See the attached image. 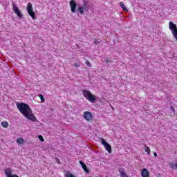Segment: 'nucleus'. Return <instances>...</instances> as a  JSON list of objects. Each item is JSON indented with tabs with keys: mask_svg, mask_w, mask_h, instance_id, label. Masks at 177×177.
<instances>
[{
	"mask_svg": "<svg viewBox=\"0 0 177 177\" xmlns=\"http://www.w3.org/2000/svg\"><path fill=\"white\" fill-rule=\"evenodd\" d=\"M17 109L25 117L29 113L31 112V108H30V105L26 104L24 102H17Z\"/></svg>",
	"mask_w": 177,
	"mask_h": 177,
	"instance_id": "obj_1",
	"label": "nucleus"
},
{
	"mask_svg": "<svg viewBox=\"0 0 177 177\" xmlns=\"http://www.w3.org/2000/svg\"><path fill=\"white\" fill-rule=\"evenodd\" d=\"M83 96H84V97L88 100V102H91V103H95V102L97 100L96 97L88 90L83 91Z\"/></svg>",
	"mask_w": 177,
	"mask_h": 177,
	"instance_id": "obj_2",
	"label": "nucleus"
},
{
	"mask_svg": "<svg viewBox=\"0 0 177 177\" xmlns=\"http://www.w3.org/2000/svg\"><path fill=\"white\" fill-rule=\"evenodd\" d=\"M89 10V6L88 5V1L86 0H83V6H80L77 8V12L80 15H84V12H88Z\"/></svg>",
	"mask_w": 177,
	"mask_h": 177,
	"instance_id": "obj_3",
	"label": "nucleus"
},
{
	"mask_svg": "<svg viewBox=\"0 0 177 177\" xmlns=\"http://www.w3.org/2000/svg\"><path fill=\"white\" fill-rule=\"evenodd\" d=\"M99 140H101V143L102 145H104V147L106 150H107L108 153H111V145L109 144L106 141L104 140V138L100 137Z\"/></svg>",
	"mask_w": 177,
	"mask_h": 177,
	"instance_id": "obj_4",
	"label": "nucleus"
},
{
	"mask_svg": "<svg viewBox=\"0 0 177 177\" xmlns=\"http://www.w3.org/2000/svg\"><path fill=\"white\" fill-rule=\"evenodd\" d=\"M27 12H28L29 16H30V17H32V19H36L35 18V12L32 10V4L31 3H28Z\"/></svg>",
	"mask_w": 177,
	"mask_h": 177,
	"instance_id": "obj_5",
	"label": "nucleus"
},
{
	"mask_svg": "<svg viewBox=\"0 0 177 177\" xmlns=\"http://www.w3.org/2000/svg\"><path fill=\"white\" fill-rule=\"evenodd\" d=\"M12 10L14 13L17 15V16L19 17V19H23V14H21V12L20 11V9L17 8V6L16 3H12Z\"/></svg>",
	"mask_w": 177,
	"mask_h": 177,
	"instance_id": "obj_6",
	"label": "nucleus"
},
{
	"mask_svg": "<svg viewBox=\"0 0 177 177\" xmlns=\"http://www.w3.org/2000/svg\"><path fill=\"white\" fill-rule=\"evenodd\" d=\"M83 117L86 121H93V114L92 112L85 111L83 114Z\"/></svg>",
	"mask_w": 177,
	"mask_h": 177,
	"instance_id": "obj_7",
	"label": "nucleus"
},
{
	"mask_svg": "<svg viewBox=\"0 0 177 177\" xmlns=\"http://www.w3.org/2000/svg\"><path fill=\"white\" fill-rule=\"evenodd\" d=\"M69 5L72 13H75V12H77V1H75V0H71L69 3Z\"/></svg>",
	"mask_w": 177,
	"mask_h": 177,
	"instance_id": "obj_8",
	"label": "nucleus"
},
{
	"mask_svg": "<svg viewBox=\"0 0 177 177\" xmlns=\"http://www.w3.org/2000/svg\"><path fill=\"white\" fill-rule=\"evenodd\" d=\"M25 118H27V120H30V121H33V122H36L37 121V117H35V115L32 114V110L25 116Z\"/></svg>",
	"mask_w": 177,
	"mask_h": 177,
	"instance_id": "obj_9",
	"label": "nucleus"
},
{
	"mask_svg": "<svg viewBox=\"0 0 177 177\" xmlns=\"http://www.w3.org/2000/svg\"><path fill=\"white\" fill-rule=\"evenodd\" d=\"M79 163L80 164V165L82 166V168L84 169L86 174H89V169H88V167L86 166V165H85V163H84L82 160H80Z\"/></svg>",
	"mask_w": 177,
	"mask_h": 177,
	"instance_id": "obj_10",
	"label": "nucleus"
},
{
	"mask_svg": "<svg viewBox=\"0 0 177 177\" xmlns=\"http://www.w3.org/2000/svg\"><path fill=\"white\" fill-rule=\"evenodd\" d=\"M141 176L142 177H149L150 174L149 173V170L147 169L144 168L142 171H141Z\"/></svg>",
	"mask_w": 177,
	"mask_h": 177,
	"instance_id": "obj_11",
	"label": "nucleus"
},
{
	"mask_svg": "<svg viewBox=\"0 0 177 177\" xmlns=\"http://www.w3.org/2000/svg\"><path fill=\"white\" fill-rule=\"evenodd\" d=\"M1 126L3 128H8L9 127V123L6 121H3V122H1Z\"/></svg>",
	"mask_w": 177,
	"mask_h": 177,
	"instance_id": "obj_12",
	"label": "nucleus"
},
{
	"mask_svg": "<svg viewBox=\"0 0 177 177\" xmlns=\"http://www.w3.org/2000/svg\"><path fill=\"white\" fill-rule=\"evenodd\" d=\"M120 7L124 10V12H128V9H127V7H125V5H124V3L120 2Z\"/></svg>",
	"mask_w": 177,
	"mask_h": 177,
	"instance_id": "obj_13",
	"label": "nucleus"
},
{
	"mask_svg": "<svg viewBox=\"0 0 177 177\" xmlns=\"http://www.w3.org/2000/svg\"><path fill=\"white\" fill-rule=\"evenodd\" d=\"M17 142L19 145H23V143H24V140L21 138H17Z\"/></svg>",
	"mask_w": 177,
	"mask_h": 177,
	"instance_id": "obj_14",
	"label": "nucleus"
},
{
	"mask_svg": "<svg viewBox=\"0 0 177 177\" xmlns=\"http://www.w3.org/2000/svg\"><path fill=\"white\" fill-rule=\"evenodd\" d=\"M119 171H120V177H128L127 176V174H125V171H121L120 169Z\"/></svg>",
	"mask_w": 177,
	"mask_h": 177,
	"instance_id": "obj_15",
	"label": "nucleus"
},
{
	"mask_svg": "<svg viewBox=\"0 0 177 177\" xmlns=\"http://www.w3.org/2000/svg\"><path fill=\"white\" fill-rule=\"evenodd\" d=\"M65 177H75L73 174L70 173V171H67L65 174Z\"/></svg>",
	"mask_w": 177,
	"mask_h": 177,
	"instance_id": "obj_16",
	"label": "nucleus"
},
{
	"mask_svg": "<svg viewBox=\"0 0 177 177\" xmlns=\"http://www.w3.org/2000/svg\"><path fill=\"white\" fill-rule=\"evenodd\" d=\"M169 167L171 169H175L176 168V163H170Z\"/></svg>",
	"mask_w": 177,
	"mask_h": 177,
	"instance_id": "obj_17",
	"label": "nucleus"
},
{
	"mask_svg": "<svg viewBox=\"0 0 177 177\" xmlns=\"http://www.w3.org/2000/svg\"><path fill=\"white\" fill-rule=\"evenodd\" d=\"M39 97L40 98L41 102H45V98H44V95L42 94H39Z\"/></svg>",
	"mask_w": 177,
	"mask_h": 177,
	"instance_id": "obj_18",
	"label": "nucleus"
},
{
	"mask_svg": "<svg viewBox=\"0 0 177 177\" xmlns=\"http://www.w3.org/2000/svg\"><path fill=\"white\" fill-rule=\"evenodd\" d=\"M145 150L147 154H150V148L149 147H146Z\"/></svg>",
	"mask_w": 177,
	"mask_h": 177,
	"instance_id": "obj_19",
	"label": "nucleus"
},
{
	"mask_svg": "<svg viewBox=\"0 0 177 177\" xmlns=\"http://www.w3.org/2000/svg\"><path fill=\"white\" fill-rule=\"evenodd\" d=\"M86 64L88 66V67H92V65H91V62H89V61H86Z\"/></svg>",
	"mask_w": 177,
	"mask_h": 177,
	"instance_id": "obj_20",
	"label": "nucleus"
},
{
	"mask_svg": "<svg viewBox=\"0 0 177 177\" xmlns=\"http://www.w3.org/2000/svg\"><path fill=\"white\" fill-rule=\"evenodd\" d=\"M38 138H39V140H41V142H44V137H42V136L39 135V136H38Z\"/></svg>",
	"mask_w": 177,
	"mask_h": 177,
	"instance_id": "obj_21",
	"label": "nucleus"
},
{
	"mask_svg": "<svg viewBox=\"0 0 177 177\" xmlns=\"http://www.w3.org/2000/svg\"><path fill=\"white\" fill-rule=\"evenodd\" d=\"M99 44H100V41H99L97 39H95V40L94 41V44H95V45H99Z\"/></svg>",
	"mask_w": 177,
	"mask_h": 177,
	"instance_id": "obj_22",
	"label": "nucleus"
},
{
	"mask_svg": "<svg viewBox=\"0 0 177 177\" xmlns=\"http://www.w3.org/2000/svg\"><path fill=\"white\" fill-rule=\"evenodd\" d=\"M170 110L173 111V113H175V108L174 106H170Z\"/></svg>",
	"mask_w": 177,
	"mask_h": 177,
	"instance_id": "obj_23",
	"label": "nucleus"
},
{
	"mask_svg": "<svg viewBox=\"0 0 177 177\" xmlns=\"http://www.w3.org/2000/svg\"><path fill=\"white\" fill-rule=\"evenodd\" d=\"M74 66H75V67H77V68H78V67H80V64H77V63H75V64H74Z\"/></svg>",
	"mask_w": 177,
	"mask_h": 177,
	"instance_id": "obj_24",
	"label": "nucleus"
},
{
	"mask_svg": "<svg viewBox=\"0 0 177 177\" xmlns=\"http://www.w3.org/2000/svg\"><path fill=\"white\" fill-rule=\"evenodd\" d=\"M153 156H154V157H157V153L154 152Z\"/></svg>",
	"mask_w": 177,
	"mask_h": 177,
	"instance_id": "obj_25",
	"label": "nucleus"
},
{
	"mask_svg": "<svg viewBox=\"0 0 177 177\" xmlns=\"http://www.w3.org/2000/svg\"><path fill=\"white\" fill-rule=\"evenodd\" d=\"M106 63H110V60H109V59H106Z\"/></svg>",
	"mask_w": 177,
	"mask_h": 177,
	"instance_id": "obj_26",
	"label": "nucleus"
},
{
	"mask_svg": "<svg viewBox=\"0 0 177 177\" xmlns=\"http://www.w3.org/2000/svg\"><path fill=\"white\" fill-rule=\"evenodd\" d=\"M57 162H58V164H60V160L57 159Z\"/></svg>",
	"mask_w": 177,
	"mask_h": 177,
	"instance_id": "obj_27",
	"label": "nucleus"
}]
</instances>
